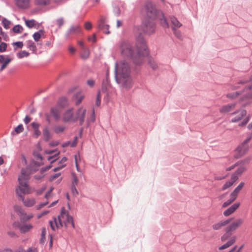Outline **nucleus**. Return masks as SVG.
<instances>
[{"label": "nucleus", "instance_id": "nucleus-60", "mask_svg": "<svg viewBox=\"0 0 252 252\" xmlns=\"http://www.w3.org/2000/svg\"><path fill=\"white\" fill-rule=\"evenodd\" d=\"M32 119L29 116L27 115L24 119V122L25 124H28L31 121Z\"/></svg>", "mask_w": 252, "mask_h": 252}, {"label": "nucleus", "instance_id": "nucleus-31", "mask_svg": "<svg viewBox=\"0 0 252 252\" xmlns=\"http://www.w3.org/2000/svg\"><path fill=\"white\" fill-rule=\"evenodd\" d=\"M67 160V158L66 157H63L62 158L61 160L59 162V166L58 167L55 168L54 169V171H57L59 169H60L62 168L63 167H64L65 166V162Z\"/></svg>", "mask_w": 252, "mask_h": 252}, {"label": "nucleus", "instance_id": "nucleus-53", "mask_svg": "<svg viewBox=\"0 0 252 252\" xmlns=\"http://www.w3.org/2000/svg\"><path fill=\"white\" fill-rule=\"evenodd\" d=\"M249 120H250V117L248 116L246 118H245L240 124H239V126H245L248 123V122L249 121Z\"/></svg>", "mask_w": 252, "mask_h": 252}, {"label": "nucleus", "instance_id": "nucleus-62", "mask_svg": "<svg viewBox=\"0 0 252 252\" xmlns=\"http://www.w3.org/2000/svg\"><path fill=\"white\" fill-rule=\"evenodd\" d=\"M92 24L90 22H86L85 24V28L86 30H89L92 28Z\"/></svg>", "mask_w": 252, "mask_h": 252}, {"label": "nucleus", "instance_id": "nucleus-37", "mask_svg": "<svg viewBox=\"0 0 252 252\" xmlns=\"http://www.w3.org/2000/svg\"><path fill=\"white\" fill-rule=\"evenodd\" d=\"M11 59L8 57L6 58L5 61L1 63L2 64L0 68V72H1L4 68H6L7 64L11 62Z\"/></svg>", "mask_w": 252, "mask_h": 252}, {"label": "nucleus", "instance_id": "nucleus-22", "mask_svg": "<svg viewBox=\"0 0 252 252\" xmlns=\"http://www.w3.org/2000/svg\"><path fill=\"white\" fill-rule=\"evenodd\" d=\"M32 228L33 226L31 224H21L19 226V230L22 233L28 232Z\"/></svg>", "mask_w": 252, "mask_h": 252}, {"label": "nucleus", "instance_id": "nucleus-50", "mask_svg": "<svg viewBox=\"0 0 252 252\" xmlns=\"http://www.w3.org/2000/svg\"><path fill=\"white\" fill-rule=\"evenodd\" d=\"M24 130L23 126L22 124L18 125L17 127L15 128V131L17 133H19L22 132Z\"/></svg>", "mask_w": 252, "mask_h": 252}, {"label": "nucleus", "instance_id": "nucleus-4", "mask_svg": "<svg viewBox=\"0 0 252 252\" xmlns=\"http://www.w3.org/2000/svg\"><path fill=\"white\" fill-rule=\"evenodd\" d=\"M49 225L53 231H56L64 226L66 228L70 225L75 227L72 217L70 216L64 208H62L60 214L57 218L54 217L49 221Z\"/></svg>", "mask_w": 252, "mask_h": 252}, {"label": "nucleus", "instance_id": "nucleus-15", "mask_svg": "<svg viewBox=\"0 0 252 252\" xmlns=\"http://www.w3.org/2000/svg\"><path fill=\"white\" fill-rule=\"evenodd\" d=\"M251 84L247 85V87L244 90L245 94L243 99H252V78L250 79Z\"/></svg>", "mask_w": 252, "mask_h": 252}, {"label": "nucleus", "instance_id": "nucleus-16", "mask_svg": "<svg viewBox=\"0 0 252 252\" xmlns=\"http://www.w3.org/2000/svg\"><path fill=\"white\" fill-rule=\"evenodd\" d=\"M240 203H236L233 204L231 206L223 212V215L228 217L233 214L239 207Z\"/></svg>", "mask_w": 252, "mask_h": 252}, {"label": "nucleus", "instance_id": "nucleus-48", "mask_svg": "<svg viewBox=\"0 0 252 252\" xmlns=\"http://www.w3.org/2000/svg\"><path fill=\"white\" fill-rule=\"evenodd\" d=\"M233 185V184L230 181H227L223 186V187H222L221 190L223 191L225 190V189H228L229 188H230V187H231Z\"/></svg>", "mask_w": 252, "mask_h": 252}, {"label": "nucleus", "instance_id": "nucleus-11", "mask_svg": "<svg viewBox=\"0 0 252 252\" xmlns=\"http://www.w3.org/2000/svg\"><path fill=\"white\" fill-rule=\"evenodd\" d=\"M106 19L104 17H102L98 21V29L99 30L101 31L105 34H109V26L106 24Z\"/></svg>", "mask_w": 252, "mask_h": 252}, {"label": "nucleus", "instance_id": "nucleus-52", "mask_svg": "<svg viewBox=\"0 0 252 252\" xmlns=\"http://www.w3.org/2000/svg\"><path fill=\"white\" fill-rule=\"evenodd\" d=\"M7 48V44L4 42H2L0 44V52L2 53L4 52Z\"/></svg>", "mask_w": 252, "mask_h": 252}, {"label": "nucleus", "instance_id": "nucleus-64", "mask_svg": "<svg viewBox=\"0 0 252 252\" xmlns=\"http://www.w3.org/2000/svg\"><path fill=\"white\" fill-rule=\"evenodd\" d=\"M25 252H38V250L35 248L31 247Z\"/></svg>", "mask_w": 252, "mask_h": 252}, {"label": "nucleus", "instance_id": "nucleus-43", "mask_svg": "<svg viewBox=\"0 0 252 252\" xmlns=\"http://www.w3.org/2000/svg\"><path fill=\"white\" fill-rule=\"evenodd\" d=\"M149 64L153 69H156L158 68V64L153 59H149Z\"/></svg>", "mask_w": 252, "mask_h": 252}, {"label": "nucleus", "instance_id": "nucleus-20", "mask_svg": "<svg viewBox=\"0 0 252 252\" xmlns=\"http://www.w3.org/2000/svg\"><path fill=\"white\" fill-rule=\"evenodd\" d=\"M31 126L34 130L33 136L36 138H38L41 135V131L39 129L40 124L36 122H32Z\"/></svg>", "mask_w": 252, "mask_h": 252}, {"label": "nucleus", "instance_id": "nucleus-19", "mask_svg": "<svg viewBox=\"0 0 252 252\" xmlns=\"http://www.w3.org/2000/svg\"><path fill=\"white\" fill-rule=\"evenodd\" d=\"M20 198L22 201L24 205L27 207H31L35 203V200L34 198L25 199L24 196H23L22 197H20Z\"/></svg>", "mask_w": 252, "mask_h": 252}, {"label": "nucleus", "instance_id": "nucleus-54", "mask_svg": "<svg viewBox=\"0 0 252 252\" xmlns=\"http://www.w3.org/2000/svg\"><path fill=\"white\" fill-rule=\"evenodd\" d=\"M238 175H237L236 173H234L231 177V178L230 179V181L234 184V183H235L237 180H238Z\"/></svg>", "mask_w": 252, "mask_h": 252}, {"label": "nucleus", "instance_id": "nucleus-17", "mask_svg": "<svg viewBox=\"0 0 252 252\" xmlns=\"http://www.w3.org/2000/svg\"><path fill=\"white\" fill-rule=\"evenodd\" d=\"M231 220V219H229L226 220L220 221L212 225V228L214 230H220L222 227L224 226L226 224H228Z\"/></svg>", "mask_w": 252, "mask_h": 252}, {"label": "nucleus", "instance_id": "nucleus-3", "mask_svg": "<svg viewBox=\"0 0 252 252\" xmlns=\"http://www.w3.org/2000/svg\"><path fill=\"white\" fill-rule=\"evenodd\" d=\"M31 174L30 169L28 167L21 170L18 179L19 184L16 188V193L19 197H22L24 195L31 194L33 192V189L29 184Z\"/></svg>", "mask_w": 252, "mask_h": 252}, {"label": "nucleus", "instance_id": "nucleus-45", "mask_svg": "<svg viewBox=\"0 0 252 252\" xmlns=\"http://www.w3.org/2000/svg\"><path fill=\"white\" fill-rule=\"evenodd\" d=\"M41 32H42V30H40L33 34V38L35 41H38L40 39L41 37Z\"/></svg>", "mask_w": 252, "mask_h": 252}, {"label": "nucleus", "instance_id": "nucleus-55", "mask_svg": "<svg viewBox=\"0 0 252 252\" xmlns=\"http://www.w3.org/2000/svg\"><path fill=\"white\" fill-rule=\"evenodd\" d=\"M173 32H174V33L175 34V35L179 39H182V34H181V32L179 31H177L176 30V29H175L174 30H173Z\"/></svg>", "mask_w": 252, "mask_h": 252}, {"label": "nucleus", "instance_id": "nucleus-35", "mask_svg": "<svg viewBox=\"0 0 252 252\" xmlns=\"http://www.w3.org/2000/svg\"><path fill=\"white\" fill-rule=\"evenodd\" d=\"M46 234V229L45 227L42 228V231L41 234V238L40 239V243L41 244H43L45 242V235Z\"/></svg>", "mask_w": 252, "mask_h": 252}, {"label": "nucleus", "instance_id": "nucleus-21", "mask_svg": "<svg viewBox=\"0 0 252 252\" xmlns=\"http://www.w3.org/2000/svg\"><path fill=\"white\" fill-rule=\"evenodd\" d=\"M31 0H16V4L18 7L25 9L29 7Z\"/></svg>", "mask_w": 252, "mask_h": 252}, {"label": "nucleus", "instance_id": "nucleus-41", "mask_svg": "<svg viewBox=\"0 0 252 252\" xmlns=\"http://www.w3.org/2000/svg\"><path fill=\"white\" fill-rule=\"evenodd\" d=\"M95 118L94 111L93 110L90 118H88L87 120L88 125L89 126L91 123H94L95 121Z\"/></svg>", "mask_w": 252, "mask_h": 252}, {"label": "nucleus", "instance_id": "nucleus-49", "mask_svg": "<svg viewBox=\"0 0 252 252\" xmlns=\"http://www.w3.org/2000/svg\"><path fill=\"white\" fill-rule=\"evenodd\" d=\"M101 103V95L100 92H98L96 99L95 104L97 106H99Z\"/></svg>", "mask_w": 252, "mask_h": 252}, {"label": "nucleus", "instance_id": "nucleus-10", "mask_svg": "<svg viewBox=\"0 0 252 252\" xmlns=\"http://www.w3.org/2000/svg\"><path fill=\"white\" fill-rule=\"evenodd\" d=\"M251 139V136L248 137L241 145L238 147L237 148V151L240 156L243 155L248 151L249 148L248 143L250 142Z\"/></svg>", "mask_w": 252, "mask_h": 252}, {"label": "nucleus", "instance_id": "nucleus-39", "mask_svg": "<svg viewBox=\"0 0 252 252\" xmlns=\"http://www.w3.org/2000/svg\"><path fill=\"white\" fill-rule=\"evenodd\" d=\"M239 94L240 93L237 91L235 93H231L227 94H226V97L231 99H233L237 97Z\"/></svg>", "mask_w": 252, "mask_h": 252}, {"label": "nucleus", "instance_id": "nucleus-34", "mask_svg": "<svg viewBox=\"0 0 252 252\" xmlns=\"http://www.w3.org/2000/svg\"><path fill=\"white\" fill-rule=\"evenodd\" d=\"M14 211L19 215V217L25 212L23 209L20 206L16 205L14 206Z\"/></svg>", "mask_w": 252, "mask_h": 252}, {"label": "nucleus", "instance_id": "nucleus-23", "mask_svg": "<svg viewBox=\"0 0 252 252\" xmlns=\"http://www.w3.org/2000/svg\"><path fill=\"white\" fill-rule=\"evenodd\" d=\"M170 19L172 25V30L179 28L182 26V24L174 16H171Z\"/></svg>", "mask_w": 252, "mask_h": 252}, {"label": "nucleus", "instance_id": "nucleus-8", "mask_svg": "<svg viewBox=\"0 0 252 252\" xmlns=\"http://www.w3.org/2000/svg\"><path fill=\"white\" fill-rule=\"evenodd\" d=\"M86 109L83 107H80L74 113V122L79 121V125H82L85 122Z\"/></svg>", "mask_w": 252, "mask_h": 252}, {"label": "nucleus", "instance_id": "nucleus-14", "mask_svg": "<svg viewBox=\"0 0 252 252\" xmlns=\"http://www.w3.org/2000/svg\"><path fill=\"white\" fill-rule=\"evenodd\" d=\"M74 114L73 112V109H69L63 113V120L65 122H74Z\"/></svg>", "mask_w": 252, "mask_h": 252}, {"label": "nucleus", "instance_id": "nucleus-12", "mask_svg": "<svg viewBox=\"0 0 252 252\" xmlns=\"http://www.w3.org/2000/svg\"><path fill=\"white\" fill-rule=\"evenodd\" d=\"M102 91L106 94V95L109 96V94L112 92L113 89L112 88L108 76L106 77L105 80H103L102 84Z\"/></svg>", "mask_w": 252, "mask_h": 252}, {"label": "nucleus", "instance_id": "nucleus-9", "mask_svg": "<svg viewBox=\"0 0 252 252\" xmlns=\"http://www.w3.org/2000/svg\"><path fill=\"white\" fill-rule=\"evenodd\" d=\"M233 118L231 120V123H237L240 121L247 115V111L245 109H239L230 114Z\"/></svg>", "mask_w": 252, "mask_h": 252}, {"label": "nucleus", "instance_id": "nucleus-26", "mask_svg": "<svg viewBox=\"0 0 252 252\" xmlns=\"http://www.w3.org/2000/svg\"><path fill=\"white\" fill-rule=\"evenodd\" d=\"M43 136L44 140L46 142L48 141L51 138V134L47 126L45 127L43 129Z\"/></svg>", "mask_w": 252, "mask_h": 252}, {"label": "nucleus", "instance_id": "nucleus-33", "mask_svg": "<svg viewBox=\"0 0 252 252\" xmlns=\"http://www.w3.org/2000/svg\"><path fill=\"white\" fill-rule=\"evenodd\" d=\"M89 55L90 51L88 48H84V49H82L81 57L82 59H86L89 57Z\"/></svg>", "mask_w": 252, "mask_h": 252}, {"label": "nucleus", "instance_id": "nucleus-5", "mask_svg": "<svg viewBox=\"0 0 252 252\" xmlns=\"http://www.w3.org/2000/svg\"><path fill=\"white\" fill-rule=\"evenodd\" d=\"M243 222L241 219H238L233 222L225 228L226 233L221 237V241L223 242L229 239L226 243L219 247V250H223L233 245L236 241V237L233 236L231 237V232L236 230Z\"/></svg>", "mask_w": 252, "mask_h": 252}, {"label": "nucleus", "instance_id": "nucleus-46", "mask_svg": "<svg viewBox=\"0 0 252 252\" xmlns=\"http://www.w3.org/2000/svg\"><path fill=\"white\" fill-rule=\"evenodd\" d=\"M64 130V127L61 126H58L54 127V131L56 133H59L63 132Z\"/></svg>", "mask_w": 252, "mask_h": 252}, {"label": "nucleus", "instance_id": "nucleus-32", "mask_svg": "<svg viewBox=\"0 0 252 252\" xmlns=\"http://www.w3.org/2000/svg\"><path fill=\"white\" fill-rule=\"evenodd\" d=\"M51 0H34L36 5L40 6H46L50 3Z\"/></svg>", "mask_w": 252, "mask_h": 252}, {"label": "nucleus", "instance_id": "nucleus-29", "mask_svg": "<svg viewBox=\"0 0 252 252\" xmlns=\"http://www.w3.org/2000/svg\"><path fill=\"white\" fill-rule=\"evenodd\" d=\"M244 186V183L243 182H241L233 190V191L231 193L232 195H234L236 198H237V195L240 190L242 189Z\"/></svg>", "mask_w": 252, "mask_h": 252}, {"label": "nucleus", "instance_id": "nucleus-51", "mask_svg": "<svg viewBox=\"0 0 252 252\" xmlns=\"http://www.w3.org/2000/svg\"><path fill=\"white\" fill-rule=\"evenodd\" d=\"M76 186L71 185V191L72 194L76 196L78 194V192L76 188Z\"/></svg>", "mask_w": 252, "mask_h": 252}, {"label": "nucleus", "instance_id": "nucleus-2", "mask_svg": "<svg viewBox=\"0 0 252 252\" xmlns=\"http://www.w3.org/2000/svg\"><path fill=\"white\" fill-rule=\"evenodd\" d=\"M115 78L117 83L123 88L128 90L131 88L133 81L127 62L124 60L115 63Z\"/></svg>", "mask_w": 252, "mask_h": 252}, {"label": "nucleus", "instance_id": "nucleus-28", "mask_svg": "<svg viewBox=\"0 0 252 252\" xmlns=\"http://www.w3.org/2000/svg\"><path fill=\"white\" fill-rule=\"evenodd\" d=\"M33 217L32 214H26L25 212L20 217V220L22 221H27V220L31 219Z\"/></svg>", "mask_w": 252, "mask_h": 252}, {"label": "nucleus", "instance_id": "nucleus-30", "mask_svg": "<svg viewBox=\"0 0 252 252\" xmlns=\"http://www.w3.org/2000/svg\"><path fill=\"white\" fill-rule=\"evenodd\" d=\"M236 198H236L234 195L231 194L230 198L222 204V207L226 208L231 204Z\"/></svg>", "mask_w": 252, "mask_h": 252}, {"label": "nucleus", "instance_id": "nucleus-57", "mask_svg": "<svg viewBox=\"0 0 252 252\" xmlns=\"http://www.w3.org/2000/svg\"><path fill=\"white\" fill-rule=\"evenodd\" d=\"M77 137L75 136L74 137V140L72 142H70V147H75L77 145Z\"/></svg>", "mask_w": 252, "mask_h": 252}, {"label": "nucleus", "instance_id": "nucleus-24", "mask_svg": "<svg viewBox=\"0 0 252 252\" xmlns=\"http://www.w3.org/2000/svg\"><path fill=\"white\" fill-rule=\"evenodd\" d=\"M51 113L56 121H58L60 119V110L59 108L57 107L52 108Z\"/></svg>", "mask_w": 252, "mask_h": 252}, {"label": "nucleus", "instance_id": "nucleus-42", "mask_svg": "<svg viewBox=\"0 0 252 252\" xmlns=\"http://www.w3.org/2000/svg\"><path fill=\"white\" fill-rule=\"evenodd\" d=\"M29 53L26 51H22L17 54V57L19 59L29 56Z\"/></svg>", "mask_w": 252, "mask_h": 252}, {"label": "nucleus", "instance_id": "nucleus-47", "mask_svg": "<svg viewBox=\"0 0 252 252\" xmlns=\"http://www.w3.org/2000/svg\"><path fill=\"white\" fill-rule=\"evenodd\" d=\"M246 170V168L244 166L242 165L240 166L236 171L235 172L237 175H241Z\"/></svg>", "mask_w": 252, "mask_h": 252}, {"label": "nucleus", "instance_id": "nucleus-1", "mask_svg": "<svg viewBox=\"0 0 252 252\" xmlns=\"http://www.w3.org/2000/svg\"><path fill=\"white\" fill-rule=\"evenodd\" d=\"M147 46L141 35L136 38V45L128 41H123L119 44L121 55L125 58L130 60L135 65L141 64L144 57L147 55Z\"/></svg>", "mask_w": 252, "mask_h": 252}, {"label": "nucleus", "instance_id": "nucleus-18", "mask_svg": "<svg viewBox=\"0 0 252 252\" xmlns=\"http://www.w3.org/2000/svg\"><path fill=\"white\" fill-rule=\"evenodd\" d=\"M236 106L235 103L228 104L222 106L220 109V112L221 113L224 114L230 112Z\"/></svg>", "mask_w": 252, "mask_h": 252}, {"label": "nucleus", "instance_id": "nucleus-44", "mask_svg": "<svg viewBox=\"0 0 252 252\" xmlns=\"http://www.w3.org/2000/svg\"><path fill=\"white\" fill-rule=\"evenodd\" d=\"M23 30V27L20 25H17L13 28V31L15 33H20Z\"/></svg>", "mask_w": 252, "mask_h": 252}, {"label": "nucleus", "instance_id": "nucleus-36", "mask_svg": "<svg viewBox=\"0 0 252 252\" xmlns=\"http://www.w3.org/2000/svg\"><path fill=\"white\" fill-rule=\"evenodd\" d=\"M2 24L5 29H8L10 28L11 22L6 18H3L2 20Z\"/></svg>", "mask_w": 252, "mask_h": 252}, {"label": "nucleus", "instance_id": "nucleus-7", "mask_svg": "<svg viewBox=\"0 0 252 252\" xmlns=\"http://www.w3.org/2000/svg\"><path fill=\"white\" fill-rule=\"evenodd\" d=\"M145 12L148 20L153 21L157 17V11L151 2H147L145 6Z\"/></svg>", "mask_w": 252, "mask_h": 252}, {"label": "nucleus", "instance_id": "nucleus-58", "mask_svg": "<svg viewBox=\"0 0 252 252\" xmlns=\"http://www.w3.org/2000/svg\"><path fill=\"white\" fill-rule=\"evenodd\" d=\"M64 21L63 18L58 19L57 20V24L59 27H61L63 24Z\"/></svg>", "mask_w": 252, "mask_h": 252}, {"label": "nucleus", "instance_id": "nucleus-25", "mask_svg": "<svg viewBox=\"0 0 252 252\" xmlns=\"http://www.w3.org/2000/svg\"><path fill=\"white\" fill-rule=\"evenodd\" d=\"M84 97V95H83L81 93H78L76 94H75L73 96V99L75 100V105H79L81 103Z\"/></svg>", "mask_w": 252, "mask_h": 252}, {"label": "nucleus", "instance_id": "nucleus-38", "mask_svg": "<svg viewBox=\"0 0 252 252\" xmlns=\"http://www.w3.org/2000/svg\"><path fill=\"white\" fill-rule=\"evenodd\" d=\"M26 25L29 28H32L35 26V21L34 20H25Z\"/></svg>", "mask_w": 252, "mask_h": 252}, {"label": "nucleus", "instance_id": "nucleus-61", "mask_svg": "<svg viewBox=\"0 0 252 252\" xmlns=\"http://www.w3.org/2000/svg\"><path fill=\"white\" fill-rule=\"evenodd\" d=\"M13 44L19 48H22L23 46V43L21 41L16 42Z\"/></svg>", "mask_w": 252, "mask_h": 252}, {"label": "nucleus", "instance_id": "nucleus-6", "mask_svg": "<svg viewBox=\"0 0 252 252\" xmlns=\"http://www.w3.org/2000/svg\"><path fill=\"white\" fill-rule=\"evenodd\" d=\"M141 28L145 33L151 34L155 30V23L154 21L145 19L142 23Z\"/></svg>", "mask_w": 252, "mask_h": 252}, {"label": "nucleus", "instance_id": "nucleus-27", "mask_svg": "<svg viewBox=\"0 0 252 252\" xmlns=\"http://www.w3.org/2000/svg\"><path fill=\"white\" fill-rule=\"evenodd\" d=\"M27 48H29L33 53H36V47L35 44L32 40H28L26 42Z\"/></svg>", "mask_w": 252, "mask_h": 252}, {"label": "nucleus", "instance_id": "nucleus-63", "mask_svg": "<svg viewBox=\"0 0 252 252\" xmlns=\"http://www.w3.org/2000/svg\"><path fill=\"white\" fill-rule=\"evenodd\" d=\"M114 13L117 16H119L121 13V10L119 8L115 7L114 8Z\"/></svg>", "mask_w": 252, "mask_h": 252}, {"label": "nucleus", "instance_id": "nucleus-59", "mask_svg": "<svg viewBox=\"0 0 252 252\" xmlns=\"http://www.w3.org/2000/svg\"><path fill=\"white\" fill-rule=\"evenodd\" d=\"M87 84L91 87H93L94 85V81L93 79H89L87 82Z\"/></svg>", "mask_w": 252, "mask_h": 252}, {"label": "nucleus", "instance_id": "nucleus-13", "mask_svg": "<svg viewBox=\"0 0 252 252\" xmlns=\"http://www.w3.org/2000/svg\"><path fill=\"white\" fill-rule=\"evenodd\" d=\"M81 32V28L80 25L76 24L70 27L65 33V36L68 38L70 35L74 34H79Z\"/></svg>", "mask_w": 252, "mask_h": 252}, {"label": "nucleus", "instance_id": "nucleus-56", "mask_svg": "<svg viewBox=\"0 0 252 252\" xmlns=\"http://www.w3.org/2000/svg\"><path fill=\"white\" fill-rule=\"evenodd\" d=\"M161 23L164 27H169L168 23H167L166 19L163 17V19H161Z\"/></svg>", "mask_w": 252, "mask_h": 252}, {"label": "nucleus", "instance_id": "nucleus-40", "mask_svg": "<svg viewBox=\"0 0 252 252\" xmlns=\"http://www.w3.org/2000/svg\"><path fill=\"white\" fill-rule=\"evenodd\" d=\"M71 176L72 178L71 185L77 186L78 183V179L77 175L75 174V173L72 172L71 173Z\"/></svg>", "mask_w": 252, "mask_h": 252}]
</instances>
